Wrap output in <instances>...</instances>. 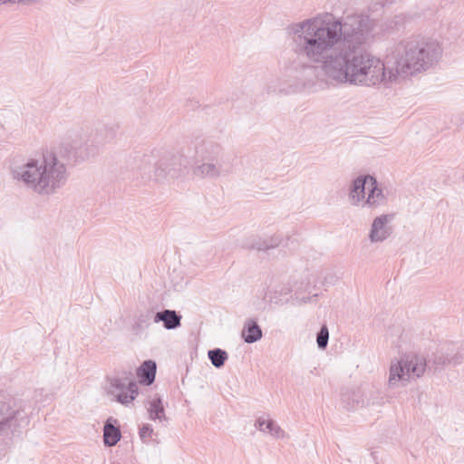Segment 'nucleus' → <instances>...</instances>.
<instances>
[{
	"label": "nucleus",
	"mask_w": 464,
	"mask_h": 464,
	"mask_svg": "<svg viewBox=\"0 0 464 464\" xmlns=\"http://www.w3.org/2000/svg\"><path fill=\"white\" fill-rule=\"evenodd\" d=\"M292 288L288 285L276 287L273 293H270L269 298L271 302L276 304H283L288 301L287 295L291 294Z\"/></svg>",
	"instance_id": "obj_23"
},
{
	"label": "nucleus",
	"mask_w": 464,
	"mask_h": 464,
	"mask_svg": "<svg viewBox=\"0 0 464 464\" xmlns=\"http://www.w3.org/2000/svg\"><path fill=\"white\" fill-rule=\"evenodd\" d=\"M198 164L194 168V174L201 178L217 179L221 176H227L230 170L225 166V160H197Z\"/></svg>",
	"instance_id": "obj_10"
},
{
	"label": "nucleus",
	"mask_w": 464,
	"mask_h": 464,
	"mask_svg": "<svg viewBox=\"0 0 464 464\" xmlns=\"http://www.w3.org/2000/svg\"><path fill=\"white\" fill-rule=\"evenodd\" d=\"M157 364L152 360L144 361L137 369V377L140 383L143 385H151L156 377Z\"/></svg>",
	"instance_id": "obj_16"
},
{
	"label": "nucleus",
	"mask_w": 464,
	"mask_h": 464,
	"mask_svg": "<svg viewBox=\"0 0 464 464\" xmlns=\"http://www.w3.org/2000/svg\"><path fill=\"white\" fill-rule=\"evenodd\" d=\"M266 429H267L266 432L270 433L271 436L276 440H283L289 437L286 432L273 420H269Z\"/></svg>",
	"instance_id": "obj_24"
},
{
	"label": "nucleus",
	"mask_w": 464,
	"mask_h": 464,
	"mask_svg": "<svg viewBox=\"0 0 464 464\" xmlns=\"http://www.w3.org/2000/svg\"><path fill=\"white\" fill-rule=\"evenodd\" d=\"M12 2H17V0H0V5Z\"/></svg>",
	"instance_id": "obj_29"
},
{
	"label": "nucleus",
	"mask_w": 464,
	"mask_h": 464,
	"mask_svg": "<svg viewBox=\"0 0 464 464\" xmlns=\"http://www.w3.org/2000/svg\"><path fill=\"white\" fill-rule=\"evenodd\" d=\"M443 49L434 39L412 36L400 41L388 54L389 78H406L436 67Z\"/></svg>",
	"instance_id": "obj_3"
},
{
	"label": "nucleus",
	"mask_w": 464,
	"mask_h": 464,
	"mask_svg": "<svg viewBox=\"0 0 464 464\" xmlns=\"http://www.w3.org/2000/svg\"><path fill=\"white\" fill-rule=\"evenodd\" d=\"M270 419H265V418H258L255 423V426L256 429H258L262 432H266L267 429H266V426L267 425Z\"/></svg>",
	"instance_id": "obj_28"
},
{
	"label": "nucleus",
	"mask_w": 464,
	"mask_h": 464,
	"mask_svg": "<svg viewBox=\"0 0 464 464\" xmlns=\"http://www.w3.org/2000/svg\"><path fill=\"white\" fill-rule=\"evenodd\" d=\"M320 65L303 63L298 59L285 65L286 75L293 79V82L289 83L292 92H314L324 89L327 82L319 76L324 72L323 65Z\"/></svg>",
	"instance_id": "obj_5"
},
{
	"label": "nucleus",
	"mask_w": 464,
	"mask_h": 464,
	"mask_svg": "<svg viewBox=\"0 0 464 464\" xmlns=\"http://www.w3.org/2000/svg\"><path fill=\"white\" fill-rule=\"evenodd\" d=\"M462 355L459 353H454L453 350L443 349L438 351L433 354L432 365L435 370H441L447 366H455L462 362Z\"/></svg>",
	"instance_id": "obj_14"
},
{
	"label": "nucleus",
	"mask_w": 464,
	"mask_h": 464,
	"mask_svg": "<svg viewBox=\"0 0 464 464\" xmlns=\"http://www.w3.org/2000/svg\"><path fill=\"white\" fill-rule=\"evenodd\" d=\"M394 218V214H382L376 217L372 223L369 239L372 243L383 242L392 234V227L389 223Z\"/></svg>",
	"instance_id": "obj_11"
},
{
	"label": "nucleus",
	"mask_w": 464,
	"mask_h": 464,
	"mask_svg": "<svg viewBox=\"0 0 464 464\" xmlns=\"http://www.w3.org/2000/svg\"><path fill=\"white\" fill-rule=\"evenodd\" d=\"M310 300V298L304 299V302L307 303Z\"/></svg>",
	"instance_id": "obj_30"
},
{
	"label": "nucleus",
	"mask_w": 464,
	"mask_h": 464,
	"mask_svg": "<svg viewBox=\"0 0 464 464\" xmlns=\"http://www.w3.org/2000/svg\"><path fill=\"white\" fill-rule=\"evenodd\" d=\"M208 359L216 368L224 366L228 358L227 353L220 348L209 350L208 353Z\"/></svg>",
	"instance_id": "obj_22"
},
{
	"label": "nucleus",
	"mask_w": 464,
	"mask_h": 464,
	"mask_svg": "<svg viewBox=\"0 0 464 464\" xmlns=\"http://www.w3.org/2000/svg\"><path fill=\"white\" fill-rule=\"evenodd\" d=\"M329 341V330L325 324H323L316 335V343L319 349H325Z\"/></svg>",
	"instance_id": "obj_25"
},
{
	"label": "nucleus",
	"mask_w": 464,
	"mask_h": 464,
	"mask_svg": "<svg viewBox=\"0 0 464 464\" xmlns=\"http://www.w3.org/2000/svg\"><path fill=\"white\" fill-rule=\"evenodd\" d=\"M263 336L262 330L258 324L254 320H247L242 331V337L247 343H253L260 340Z\"/></svg>",
	"instance_id": "obj_18"
},
{
	"label": "nucleus",
	"mask_w": 464,
	"mask_h": 464,
	"mask_svg": "<svg viewBox=\"0 0 464 464\" xmlns=\"http://www.w3.org/2000/svg\"><path fill=\"white\" fill-rule=\"evenodd\" d=\"M153 433V429L152 427L150 425V424H144L140 429V437L142 440H144L145 439L150 437Z\"/></svg>",
	"instance_id": "obj_27"
},
{
	"label": "nucleus",
	"mask_w": 464,
	"mask_h": 464,
	"mask_svg": "<svg viewBox=\"0 0 464 464\" xmlns=\"http://www.w3.org/2000/svg\"><path fill=\"white\" fill-rule=\"evenodd\" d=\"M426 367V359L417 354H409L401 361L392 362L390 367L389 386L394 388L399 383L405 386L410 380L422 376Z\"/></svg>",
	"instance_id": "obj_6"
},
{
	"label": "nucleus",
	"mask_w": 464,
	"mask_h": 464,
	"mask_svg": "<svg viewBox=\"0 0 464 464\" xmlns=\"http://www.w3.org/2000/svg\"><path fill=\"white\" fill-rule=\"evenodd\" d=\"M112 139L106 129L92 132L89 137L75 135L64 140L57 152L45 151L38 158H29L10 166L13 181L42 197L56 194L67 183L68 161L84 160L95 156L100 149Z\"/></svg>",
	"instance_id": "obj_2"
},
{
	"label": "nucleus",
	"mask_w": 464,
	"mask_h": 464,
	"mask_svg": "<svg viewBox=\"0 0 464 464\" xmlns=\"http://www.w3.org/2000/svg\"><path fill=\"white\" fill-rule=\"evenodd\" d=\"M156 313L150 309L140 314L135 321L134 327L139 331L148 329L152 323H156Z\"/></svg>",
	"instance_id": "obj_20"
},
{
	"label": "nucleus",
	"mask_w": 464,
	"mask_h": 464,
	"mask_svg": "<svg viewBox=\"0 0 464 464\" xmlns=\"http://www.w3.org/2000/svg\"><path fill=\"white\" fill-rule=\"evenodd\" d=\"M412 19L411 15L407 14H400L394 16L393 24L395 26H401L410 22Z\"/></svg>",
	"instance_id": "obj_26"
},
{
	"label": "nucleus",
	"mask_w": 464,
	"mask_h": 464,
	"mask_svg": "<svg viewBox=\"0 0 464 464\" xmlns=\"http://www.w3.org/2000/svg\"><path fill=\"white\" fill-rule=\"evenodd\" d=\"M182 316L175 310L164 309L156 313V324L162 322L167 330H174L181 325Z\"/></svg>",
	"instance_id": "obj_15"
},
{
	"label": "nucleus",
	"mask_w": 464,
	"mask_h": 464,
	"mask_svg": "<svg viewBox=\"0 0 464 464\" xmlns=\"http://www.w3.org/2000/svg\"><path fill=\"white\" fill-rule=\"evenodd\" d=\"M83 0H74V2H82Z\"/></svg>",
	"instance_id": "obj_31"
},
{
	"label": "nucleus",
	"mask_w": 464,
	"mask_h": 464,
	"mask_svg": "<svg viewBox=\"0 0 464 464\" xmlns=\"http://www.w3.org/2000/svg\"><path fill=\"white\" fill-rule=\"evenodd\" d=\"M369 179L368 193L363 207L377 208L385 205L387 203V197L384 195L382 188H380L377 179L373 176L369 178Z\"/></svg>",
	"instance_id": "obj_13"
},
{
	"label": "nucleus",
	"mask_w": 464,
	"mask_h": 464,
	"mask_svg": "<svg viewBox=\"0 0 464 464\" xmlns=\"http://www.w3.org/2000/svg\"><path fill=\"white\" fill-rule=\"evenodd\" d=\"M107 393L122 405H128L138 395V386L130 372H122L108 378Z\"/></svg>",
	"instance_id": "obj_7"
},
{
	"label": "nucleus",
	"mask_w": 464,
	"mask_h": 464,
	"mask_svg": "<svg viewBox=\"0 0 464 464\" xmlns=\"http://www.w3.org/2000/svg\"><path fill=\"white\" fill-rule=\"evenodd\" d=\"M183 167V158L179 154L166 153L159 160L153 155H144L140 160L139 172L143 180L160 182L169 178H177Z\"/></svg>",
	"instance_id": "obj_4"
},
{
	"label": "nucleus",
	"mask_w": 464,
	"mask_h": 464,
	"mask_svg": "<svg viewBox=\"0 0 464 464\" xmlns=\"http://www.w3.org/2000/svg\"><path fill=\"white\" fill-rule=\"evenodd\" d=\"M372 30L369 16L359 14L343 20L305 19L291 27L293 51L310 63L322 64L325 76L337 83L371 87L396 81L389 78L388 56L385 64L362 49Z\"/></svg>",
	"instance_id": "obj_1"
},
{
	"label": "nucleus",
	"mask_w": 464,
	"mask_h": 464,
	"mask_svg": "<svg viewBox=\"0 0 464 464\" xmlns=\"http://www.w3.org/2000/svg\"><path fill=\"white\" fill-rule=\"evenodd\" d=\"M372 175H360L352 180L349 187L348 198L353 206H362L366 198L365 190L368 189Z\"/></svg>",
	"instance_id": "obj_12"
},
{
	"label": "nucleus",
	"mask_w": 464,
	"mask_h": 464,
	"mask_svg": "<svg viewBox=\"0 0 464 464\" xmlns=\"http://www.w3.org/2000/svg\"><path fill=\"white\" fill-rule=\"evenodd\" d=\"M197 160H214L225 158L224 149L210 138H197L192 142Z\"/></svg>",
	"instance_id": "obj_9"
},
{
	"label": "nucleus",
	"mask_w": 464,
	"mask_h": 464,
	"mask_svg": "<svg viewBox=\"0 0 464 464\" xmlns=\"http://www.w3.org/2000/svg\"><path fill=\"white\" fill-rule=\"evenodd\" d=\"M148 411L150 419L152 420H158L160 422L167 420L163 402L160 396H155L149 401Z\"/></svg>",
	"instance_id": "obj_19"
},
{
	"label": "nucleus",
	"mask_w": 464,
	"mask_h": 464,
	"mask_svg": "<svg viewBox=\"0 0 464 464\" xmlns=\"http://www.w3.org/2000/svg\"><path fill=\"white\" fill-rule=\"evenodd\" d=\"M116 423L117 420L112 417H110L105 421L103 427V442L105 446L112 447L116 445L121 438V430L115 425Z\"/></svg>",
	"instance_id": "obj_17"
},
{
	"label": "nucleus",
	"mask_w": 464,
	"mask_h": 464,
	"mask_svg": "<svg viewBox=\"0 0 464 464\" xmlns=\"http://www.w3.org/2000/svg\"><path fill=\"white\" fill-rule=\"evenodd\" d=\"M281 242L282 239L279 236H273L266 239L256 240L252 244L251 247L258 251H267L271 248L278 246Z\"/></svg>",
	"instance_id": "obj_21"
},
{
	"label": "nucleus",
	"mask_w": 464,
	"mask_h": 464,
	"mask_svg": "<svg viewBox=\"0 0 464 464\" xmlns=\"http://www.w3.org/2000/svg\"><path fill=\"white\" fill-rule=\"evenodd\" d=\"M342 401L347 410L356 407L374 408L384 405L385 397L378 390L370 391L367 394H362L361 391H354L348 394L343 393L342 395Z\"/></svg>",
	"instance_id": "obj_8"
}]
</instances>
